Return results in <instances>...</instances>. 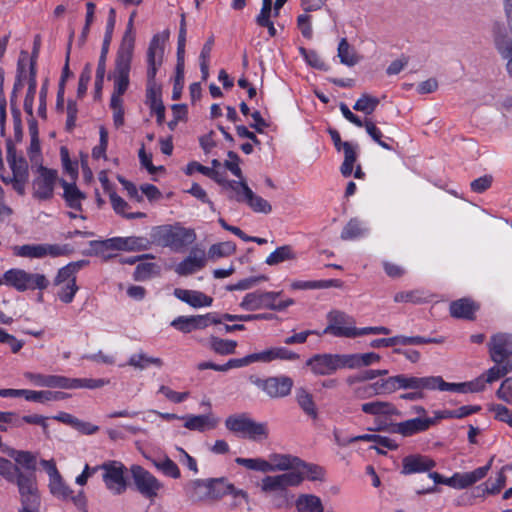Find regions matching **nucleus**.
I'll return each instance as SVG.
<instances>
[{
  "label": "nucleus",
  "instance_id": "1",
  "mask_svg": "<svg viewBox=\"0 0 512 512\" xmlns=\"http://www.w3.org/2000/svg\"><path fill=\"white\" fill-rule=\"evenodd\" d=\"M168 36V31L163 34H155L147 49L146 103L151 111L156 114L157 123L160 125L165 120V107L161 99V86L156 82V75L163 63L165 41Z\"/></svg>",
  "mask_w": 512,
  "mask_h": 512
},
{
  "label": "nucleus",
  "instance_id": "2",
  "mask_svg": "<svg viewBox=\"0 0 512 512\" xmlns=\"http://www.w3.org/2000/svg\"><path fill=\"white\" fill-rule=\"evenodd\" d=\"M389 394L397 390H411L400 395V399L418 401L425 398V391H445L447 382L441 376L417 377L409 374H398L390 377Z\"/></svg>",
  "mask_w": 512,
  "mask_h": 512
},
{
  "label": "nucleus",
  "instance_id": "3",
  "mask_svg": "<svg viewBox=\"0 0 512 512\" xmlns=\"http://www.w3.org/2000/svg\"><path fill=\"white\" fill-rule=\"evenodd\" d=\"M195 230L185 228L180 223L174 225L165 224L151 229V245L170 248L172 251L181 252L196 240Z\"/></svg>",
  "mask_w": 512,
  "mask_h": 512
},
{
  "label": "nucleus",
  "instance_id": "4",
  "mask_svg": "<svg viewBox=\"0 0 512 512\" xmlns=\"http://www.w3.org/2000/svg\"><path fill=\"white\" fill-rule=\"evenodd\" d=\"M493 459H494V457H492L485 466L478 467L471 472H464V473L457 472V473H454L449 478H445L437 472L429 471L428 477L434 481V485L426 487V488L423 487L421 489H417L416 494L417 495H425V494L436 493V492H438V488L436 487V484H444V485L450 486L455 489L468 488L486 477L489 470L491 469Z\"/></svg>",
  "mask_w": 512,
  "mask_h": 512
},
{
  "label": "nucleus",
  "instance_id": "5",
  "mask_svg": "<svg viewBox=\"0 0 512 512\" xmlns=\"http://www.w3.org/2000/svg\"><path fill=\"white\" fill-rule=\"evenodd\" d=\"M131 68L113 66L108 74V79L113 81V92L110 99V107L113 110V121L116 127L124 124V109L122 96L130 85Z\"/></svg>",
  "mask_w": 512,
  "mask_h": 512
},
{
  "label": "nucleus",
  "instance_id": "6",
  "mask_svg": "<svg viewBox=\"0 0 512 512\" xmlns=\"http://www.w3.org/2000/svg\"><path fill=\"white\" fill-rule=\"evenodd\" d=\"M282 291H254L244 296L240 307L246 311H256L260 309H269L273 311H283L294 304V300L287 298L280 299Z\"/></svg>",
  "mask_w": 512,
  "mask_h": 512
},
{
  "label": "nucleus",
  "instance_id": "7",
  "mask_svg": "<svg viewBox=\"0 0 512 512\" xmlns=\"http://www.w3.org/2000/svg\"><path fill=\"white\" fill-rule=\"evenodd\" d=\"M225 427L230 432L252 441H263L269 435L267 423L256 422L245 413L227 417Z\"/></svg>",
  "mask_w": 512,
  "mask_h": 512
},
{
  "label": "nucleus",
  "instance_id": "8",
  "mask_svg": "<svg viewBox=\"0 0 512 512\" xmlns=\"http://www.w3.org/2000/svg\"><path fill=\"white\" fill-rule=\"evenodd\" d=\"M18 487L22 508L20 512H38L40 495L36 483L35 474L24 472L21 468L15 473V478L10 481Z\"/></svg>",
  "mask_w": 512,
  "mask_h": 512
},
{
  "label": "nucleus",
  "instance_id": "9",
  "mask_svg": "<svg viewBox=\"0 0 512 512\" xmlns=\"http://www.w3.org/2000/svg\"><path fill=\"white\" fill-rule=\"evenodd\" d=\"M512 371V361L507 363L506 366H493L487 372L481 374L476 379L464 383H448V388L445 391H453L460 393L467 392H480L485 389L486 384L493 383L500 378L504 377Z\"/></svg>",
  "mask_w": 512,
  "mask_h": 512
},
{
  "label": "nucleus",
  "instance_id": "10",
  "mask_svg": "<svg viewBox=\"0 0 512 512\" xmlns=\"http://www.w3.org/2000/svg\"><path fill=\"white\" fill-rule=\"evenodd\" d=\"M5 284L15 288L17 291L26 290H44L49 285V280L45 275L39 273H30L22 269L13 268L6 271L3 275Z\"/></svg>",
  "mask_w": 512,
  "mask_h": 512
},
{
  "label": "nucleus",
  "instance_id": "11",
  "mask_svg": "<svg viewBox=\"0 0 512 512\" xmlns=\"http://www.w3.org/2000/svg\"><path fill=\"white\" fill-rule=\"evenodd\" d=\"M304 476L300 471L265 476L260 483V489L265 494H283L288 488L300 485Z\"/></svg>",
  "mask_w": 512,
  "mask_h": 512
},
{
  "label": "nucleus",
  "instance_id": "12",
  "mask_svg": "<svg viewBox=\"0 0 512 512\" xmlns=\"http://www.w3.org/2000/svg\"><path fill=\"white\" fill-rule=\"evenodd\" d=\"M327 319L328 325L322 334L346 338L359 337V328L355 327V320L346 313L334 310L329 312Z\"/></svg>",
  "mask_w": 512,
  "mask_h": 512
},
{
  "label": "nucleus",
  "instance_id": "13",
  "mask_svg": "<svg viewBox=\"0 0 512 512\" xmlns=\"http://www.w3.org/2000/svg\"><path fill=\"white\" fill-rule=\"evenodd\" d=\"M58 172L40 165L32 181V196L39 201L52 199Z\"/></svg>",
  "mask_w": 512,
  "mask_h": 512
},
{
  "label": "nucleus",
  "instance_id": "14",
  "mask_svg": "<svg viewBox=\"0 0 512 512\" xmlns=\"http://www.w3.org/2000/svg\"><path fill=\"white\" fill-rule=\"evenodd\" d=\"M489 354L494 366H506L512 361V334H494L488 343Z\"/></svg>",
  "mask_w": 512,
  "mask_h": 512
},
{
  "label": "nucleus",
  "instance_id": "15",
  "mask_svg": "<svg viewBox=\"0 0 512 512\" xmlns=\"http://www.w3.org/2000/svg\"><path fill=\"white\" fill-rule=\"evenodd\" d=\"M136 11H133L129 17L125 33L117 50L114 66L131 68L135 47L134 18Z\"/></svg>",
  "mask_w": 512,
  "mask_h": 512
},
{
  "label": "nucleus",
  "instance_id": "16",
  "mask_svg": "<svg viewBox=\"0 0 512 512\" xmlns=\"http://www.w3.org/2000/svg\"><path fill=\"white\" fill-rule=\"evenodd\" d=\"M103 470V481L106 487L115 494H121L126 489V481L124 478V465L118 461H109L101 466L93 468V472Z\"/></svg>",
  "mask_w": 512,
  "mask_h": 512
},
{
  "label": "nucleus",
  "instance_id": "17",
  "mask_svg": "<svg viewBox=\"0 0 512 512\" xmlns=\"http://www.w3.org/2000/svg\"><path fill=\"white\" fill-rule=\"evenodd\" d=\"M131 474L138 491L147 498H154L163 485L149 471L139 465L131 467Z\"/></svg>",
  "mask_w": 512,
  "mask_h": 512
},
{
  "label": "nucleus",
  "instance_id": "18",
  "mask_svg": "<svg viewBox=\"0 0 512 512\" xmlns=\"http://www.w3.org/2000/svg\"><path fill=\"white\" fill-rule=\"evenodd\" d=\"M253 383L270 398H282L290 394L293 380L288 376H274L266 379L257 378Z\"/></svg>",
  "mask_w": 512,
  "mask_h": 512
},
{
  "label": "nucleus",
  "instance_id": "19",
  "mask_svg": "<svg viewBox=\"0 0 512 512\" xmlns=\"http://www.w3.org/2000/svg\"><path fill=\"white\" fill-rule=\"evenodd\" d=\"M492 37L497 52L506 60L508 74L512 76V37L508 35L506 28L500 22L493 24Z\"/></svg>",
  "mask_w": 512,
  "mask_h": 512
},
{
  "label": "nucleus",
  "instance_id": "20",
  "mask_svg": "<svg viewBox=\"0 0 512 512\" xmlns=\"http://www.w3.org/2000/svg\"><path fill=\"white\" fill-rule=\"evenodd\" d=\"M107 250L142 251L151 247L148 238L142 236L113 237L100 242Z\"/></svg>",
  "mask_w": 512,
  "mask_h": 512
},
{
  "label": "nucleus",
  "instance_id": "21",
  "mask_svg": "<svg viewBox=\"0 0 512 512\" xmlns=\"http://www.w3.org/2000/svg\"><path fill=\"white\" fill-rule=\"evenodd\" d=\"M209 489L211 502L218 501L225 495H232L234 498L242 497L246 503L249 501L247 492L242 489H237L232 483L228 482L226 478H209Z\"/></svg>",
  "mask_w": 512,
  "mask_h": 512
},
{
  "label": "nucleus",
  "instance_id": "22",
  "mask_svg": "<svg viewBox=\"0 0 512 512\" xmlns=\"http://www.w3.org/2000/svg\"><path fill=\"white\" fill-rule=\"evenodd\" d=\"M435 424L436 419H431L430 417H416L394 424L391 428V431L404 437H410L415 434L427 431L431 426Z\"/></svg>",
  "mask_w": 512,
  "mask_h": 512
},
{
  "label": "nucleus",
  "instance_id": "23",
  "mask_svg": "<svg viewBox=\"0 0 512 512\" xmlns=\"http://www.w3.org/2000/svg\"><path fill=\"white\" fill-rule=\"evenodd\" d=\"M205 265V250L199 247H193L189 255L176 266L175 272L178 275L187 276L201 270Z\"/></svg>",
  "mask_w": 512,
  "mask_h": 512
},
{
  "label": "nucleus",
  "instance_id": "24",
  "mask_svg": "<svg viewBox=\"0 0 512 512\" xmlns=\"http://www.w3.org/2000/svg\"><path fill=\"white\" fill-rule=\"evenodd\" d=\"M436 466V462L421 454H411L402 459L401 474L411 475L415 473L429 472Z\"/></svg>",
  "mask_w": 512,
  "mask_h": 512
},
{
  "label": "nucleus",
  "instance_id": "25",
  "mask_svg": "<svg viewBox=\"0 0 512 512\" xmlns=\"http://www.w3.org/2000/svg\"><path fill=\"white\" fill-rule=\"evenodd\" d=\"M316 375H331L338 370L337 354H316L306 362Z\"/></svg>",
  "mask_w": 512,
  "mask_h": 512
},
{
  "label": "nucleus",
  "instance_id": "26",
  "mask_svg": "<svg viewBox=\"0 0 512 512\" xmlns=\"http://www.w3.org/2000/svg\"><path fill=\"white\" fill-rule=\"evenodd\" d=\"M479 310V304L470 298H461L452 301L449 305V312L453 318L472 321Z\"/></svg>",
  "mask_w": 512,
  "mask_h": 512
},
{
  "label": "nucleus",
  "instance_id": "27",
  "mask_svg": "<svg viewBox=\"0 0 512 512\" xmlns=\"http://www.w3.org/2000/svg\"><path fill=\"white\" fill-rule=\"evenodd\" d=\"M185 420L184 427L198 432H205L216 428L219 420L213 415V413H207L202 415H186L182 416Z\"/></svg>",
  "mask_w": 512,
  "mask_h": 512
},
{
  "label": "nucleus",
  "instance_id": "28",
  "mask_svg": "<svg viewBox=\"0 0 512 512\" xmlns=\"http://www.w3.org/2000/svg\"><path fill=\"white\" fill-rule=\"evenodd\" d=\"M188 497L193 502H211L208 479H196L185 486Z\"/></svg>",
  "mask_w": 512,
  "mask_h": 512
},
{
  "label": "nucleus",
  "instance_id": "29",
  "mask_svg": "<svg viewBox=\"0 0 512 512\" xmlns=\"http://www.w3.org/2000/svg\"><path fill=\"white\" fill-rule=\"evenodd\" d=\"M60 183L63 188V198L66 205L71 209L81 211L82 201L86 198V195L80 191L74 182L69 183L65 180H61Z\"/></svg>",
  "mask_w": 512,
  "mask_h": 512
},
{
  "label": "nucleus",
  "instance_id": "30",
  "mask_svg": "<svg viewBox=\"0 0 512 512\" xmlns=\"http://www.w3.org/2000/svg\"><path fill=\"white\" fill-rule=\"evenodd\" d=\"M361 410L369 415L373 416H400L401 412L397 407L387 401H372L361 405Z\"/></svg>",
  "mask_w": 512,
  "mask_h": 512
},
{
  "label": "nucleus",
  "instance_id": "31",
  "mask_svg": "<svg viewBox=\"0 0 512 512\" xmlns=\"http://www.w3.org/2000/svg\"><path fill=\"white\" fill-rule=\"evenodd\" d=\"M390 377L379 379L372 384H365L355 388L354 394L360 399H366L375 395L389 394Z\"/></svg>",
  "mask_w": 512,
  "mask_h": 512
},
{
  "label": "nucleus",
  "instance_id": "32",
  "mask_svg": "<svg viewBox=\"0 0 512 512\" xmlns=\"http://www.w3.org/2000/svg\"><path fill=\"white\" fill-rule=\"evenodd\" d=\"M238 202H246L247 205L257 213L268 214L272 211L271 204L264 198L256 195L249 186L244 187V197H237Z\"/></svg>",
  "mask_w": 512,
  "mask_h": 512
},
{
  "label": "nucleus",
  "instance_id": "33",
  "mask_svg": "<svg viewBox=\"0 0 512 512\" xmlns=\"http://www.w3.org/2000/svg\"><path fill=\"white\" fill-rule=\"evenodd\" d=\"M6 159L12 170V176L28 175V164L22 156L17 155L16 148L12 142L7 143Z\"/></svg>",
  "mask_w": 512,
  "mask_h": 512
},
{
  "label": "nucleus",
  "instance_id": "34",
  "mask_svg": "<svg viewBox=\"0 0 512 512\" xmlns=\"http://www.w3.org/2000/svg\"><path fill=\"white\" fill-rule=\"evenodd\" d=\"M171 326L183 333L205 329L204 319L201 315L179 316L171 322Z\"/></svg>",
  "mask_w": 512,
  "mask_h": 512
},
{
  "label": "nucleus",
  "instance_id": "35",
  "mask_svg": "<svg viewBox=\"0 0 512 512\" xmlns=\"http://www.w3.org/2000/svg\"><path fill=\"white\" fill-rule=\"evenodd\" d=\"M116 23V11L114 8H110L107 19V25L105 35L102 43L101 53L98 60V65L106 66L107 54L109 51L110 43L112 41V35Z\"/></svg>",
  "mask_w": 512,
  "mask_h": 512
},
{
  "label": "nucleus",
  "instance_id": "36",
  "mask_svg": "<svg viewBox=\"0 0 512 512\" xmlns=\"http://www.w3.org/2000/svg\"><path fill=\"white\" fill-rule=\"evenodd\" d=\"M297 259V253L291 245H283L277 247L272 253H270L265 263L269 266H276L286 261H294Z\"/></svg>",
  "mask_w": 512,
  "mask_h": 512
},
{
  "label": "nucleus",
  "instance_id": "37",
  "mask_svg": "<svg viewBox=\"0 0 512 512\" xmlns=\"http://www.w3.org/2000/svg\"><path fill=\"white\" fill-rule=\"evenodd\" d=\"M299 462L300 460L297 457L274 453L269 456L268 465L270 469L268 472L290 470L294 466H297Z\"/></svg>",
  "mask_w": 512,
  "mask_h": 512
},
{
  "label": "nucleus",
  "instance_id": "38",
  "mask_svg": "<svg viewBox=\"0 0 512 512\" xmlns=\"http://www.w3.org/2000/svg\"><path fill=\"white\" fill-rule=\"evenodd\" d=\"M298 512H324L321 499L313 494H301L296 500Z\"/></svg>",
  "mask_w": 512,
  "mask_h": 512
},
{
  "label": "nucleus",
  "instance_id": "39",
  "mask_svg": "<svg viewBox=\"0 0 512 512\" xmlns=\"http://www.w3.org/2000/svg\"><path fill=\"white\" fill-rule=\"evenodd\" d=\"M9 456L15 461V465L22 467L24 472H32L36 470V456L29 451L11 450Z\"/></svg>",
  "mask_w": 512,
  "mask_h": 512
},
{
  "label": "nucleus",
  "instance_id": "40",
  "mask_svg": "<svg viewBox=\"0 0 512 512\" xmlns=\"http://www.w3.org/2000/svg\"><path fill=\"white\" fill-rule=\"evenodd\" d=\"M344 161L341 165V173L344 177H349L354 168V164L357 160V146L350 142H344L343 144Z\"/></svg>",
  "mask_w": 512,
  "mask_h": 512
},
{
  "label": "nucleus",
  "instance_id": "41",
  "mask_svg": "<svg viewBox=\"0 0 512 512\" xmlns=\"http://www.w3.org/2000/svg\"><path fill=\"white\" fill-rule=\"evenodd\" d=\"M85 260L71 262L65 267L59 269L58 274L54 280L55 285H61L72 280L76 281L75 274L86 264Z\"/></svg>",
  "mask_w": 512,
  "mask_h": 512
},
{
  "label": "nucleus",
  "instance_id": "42",
  "mask_svg": "<svg viewBox=\"0 0 512 512\" xmlns=\"http://www.w3.org/2000/svg\"><path fill=\"white\" fill-rule=\"evenodd\" d=\"M128 365L139 370H144L150 365L160 368L163 366V360L158 357H150L144 352H139L129 358Z\"/></svg>",
  "mask_w": 512,
  "mask_h": 512
},
{
  "label": "nucleus",
  "instance_id": "43",
  "mask_svg": "<svg viewBox=\"0 0 512 512\" xmlns=\"http://www.w3.org/2000/svg\"><path fill=\"white\" fill-rule=\"evenodd\" d=\"M152 464L161 471L164 475L178 479L181 476L180 470L177 464L171 460L168 456H163L161 458H153L150 459Z\"/></svg>",
  "mask_w": 512,
  "mask_h": 512
},
{
  "label": "nucleus",
  "instance_id": "44",
  "mask_svg": "<svg viewBox=\"0 0 512 512\" xmlns=\"http://www.w3.org/2000/svg\"><path fill=\"white\" fill-rule=\"evenodd\" d=\"M296 400L307 415L313 418L317 417V410L311 393L304 388H298L296 390Z\"/></svg>",
  "mask_w": 512,
  "mask_h": 512
},
{
  "label": "nucleus",
  "instance_id": "45",
  "mask_svg": "<svg viewBox=\"0 0 512 512\" xmlns=\"http://www.w3.org/2000/svg\"><path fill=\"white\" fill-rule=\"evenodd\" d=\"M210 349L219 355H231L235 353L237 342L234 340L222 339L211 336L209 339Z\"/></svg>",
  "mask_w": 512,
  "mask_h": 512
},
{
  "label": "nucleus",
  "instance_id": "46",
  "mask_svg": "<svg viewBox=\"0 0 512 512\" xmlns=\"http://www.w3.org/2000/svg\"><path fill=\"white\" fill-rule=\"evenodd\" d=\"M338 57L344 65L352 67L359 62V57L355 50L350 46L346 38H342L338 45Z\"/></svg>",
  "mask_w": 512,
  "mask_h": 512
},
{
  "label": "nucleus",
  "instance_id": "47",
  "mask_svg": "<svg viewBox=\"0 0 512 512\" xmlns=\"http://www.w3.org/2000/svg\"><path fill=\"white\" fill-rule=\"evenodd\" d=\"M428 295L425 291L415 289L411 291H401L394 295V301L397 303H413L420 304L426 302Z\"/></svg>",
  "mask_w": 512,
  "mask_h": 512
},
{
  "label": "nucleus",
  "instance_id": "48",
  "mask_svg": "<svg viewBox=\"0 0 512 512\" xmlns=\"http://www.w3.org/2000/svg\"><path fill=\"white\" fill-rule=\"evenodd\" d=\"M50 492L61 499H74L73 491L65 484L61 475L49 481Z\"/></svg>",
  "mask_w": 512,
  "mask_h": 512
},
{
  "label": "nucleus",
  "instance_id": "49",
  "mask_svg": "<svg viewBox=\"0 0 512 512\" xmlns=\"http://www.w3.org/2000/svg\"><path fill=\"white\" fill-rule=\"evenodd\" d=\"M236 250L235 243L231 241L221 242L213 244L208 251V257L210 259H219L222 257H228L232 255Z\"/></svg>",
  "mask_w": 512,
  "mask_h": 512
},
{
  "label": "nucleus",
  "instance_id": "50",
  "mask_svg": "<svg viewBox=\"0 0 512 512\" xmlns=\"http://www.w3.org/2000/svg\"><path fill=\"white\" fill-rule=\"evenodd\" d=\"M159 272L160 267L156 263L144 262L136 266L133 276L136 281H145L153 275H158Z\"/></svg>",
  "mask_w": 512,
  "mask_h": 512
},
{
  "label": "nucleus",
  "instance_id": "51",
  "mask_svg": "<svg viewBox=\"0 0 512 512\" xmlns=\"http://www.w3.org/2000/svg\"><path fill=\"white\" fill-rule=\"evenodd\" d=\"M366 229L358 219H351L341 232V239L353 240L364 235Z\"/></svg>",
  "mask_w": 512,
  "mask_h": 512
},
{
  "label": "nucleus",
  "instance_id": "52",
  "mask_svg": "<svg viewBox=\"0 0 512 512\" xmlns=\"http://www.w3.org/2000/svg\"><path fill=\"white\" fill-rule=\"evenodd\" d=\"M378 105V98L365 93L356 101L353 109L370 115L375 111Z\"/></svg>",
  "mask_w": 512,
  "mask_h": 512
},
{
  "label": "nucleus",
  "instance_id": "53",
  "mask_svg": "<svg viewBox=\"0 0 512 512\" xmlns=\"http://www.w3.org/2000/svg\"><path fill=\"white\" fill-rule=\"evenodd\" d=\"M43 244H26L14 247V254L26 258H43Z\"/></svg>",
  "mask_w": 512,
  "mask_h": 512
},
{
  "label": "nucleus",
  "instance_id": "54",
  "mask_svg": "<svg viewBox=\"0 0 512 512\" xmlns=\"http://www.w3.org/2000/svg\"><path fill=\"white\" fill-rule=\"evenodd\" d=\"M235 462L238 465H241L249 470L260 471L263 473L268 472V470L270 469V466L268 465V461L264 460L262 458L237 457L235 459Z\"/></svg>",
  "mask_w": 512,
  "mask_h": 512
},
{
  "label": "nucleus",
  "instance_id": "55",
  "mask_svg": "<svg viewBox=\"0 0 512 512\" xmlns=\"http://www.w3.org/2000/svg\"><path fill=\"white\" fill-rule=\"evenodd\" d=\"M299 52L311 67L318 70H327L325 62L321 59L316 51L307 50L304 47H300Z\"/></svg>",
  "mask_w": 512,
  "mask_h": 512
},
{
  "label": "nucleus",
  "instance_id": "56",
  "mask_svg": "<svg viewBox=\"0 0 512 512\" xmlns=\"http://www.w3.org/2000/svg\"><path fill=\"white\" fill-rule=\"evenodd\" d=\"M365 129L366 132L369 134V136L378 143L382 148L386 150H392V147L385 141L382 140V132L381 130L375 125V123L370 120H365Z\"/></svg>",
  "mask_w": 512,
  "mask_h": 512
},
{
  "label": "nucleus",
  "instance_id": "57",
  "mask_svg": "<svg viewBox=\"0 0 512 512\" xmlns=\"http://www.w3.org/2000/svg\"><path fill=\"white\" fill-rule=\"evenodd\" d=\"M61 288L58 291V297L63 303H71L74 299L76 292L78 291V286L76 281L72 280L70 282H66L60 285Z\"/></svg>",
  "mask_w": 512,
  "mask_h": 512
},
{
  "label": "nucleus",
  "instance_id": "58",
  "mask_svg": "<svg viewBox=\"0 0 512 512\" xmlns=\"http://www.w3.org/2000/svg\"><path fill=\"white\" fill-rule=\"evenodd\" d=\"M46 387L74 389V378H68L60 375H48Z\"/></svg>",
  "mask_w": 512,
  "mask_h": 512
},
{
  "label": "nucleus",
  "instance_id": "59",
  "mask_svg": "<svg viewBox=\"0 0 512 512\" xmlns=\"http://www.w3.org/2000/svg\"><path fill=\"white\" fill-rule=\"evenodd\" d=\"M505 470L502 468L494 481H491V480H488L484 485H485V492L487 494H491V495H495L497 493H499L501 491V489L505 486L506 484V476L504 474Z\"/></svg>",
  "mask_w": 512,
  "mask_h": 512
},
{
  "label": "nucleus",
  "instance_id": "60",
  "mask_svg": "<svg viewBox=\"0 0 512 512\" xmlns=\"http://www.w3.org/2000/svg\"><path fill=\"white\" fill-rule=\"evenodd\" d=\"M213 299L201 291L192 290L188 298L187 304L194 308L211 306Z\"/></svg>",
  "mask_w": 512,
  "mask_h": 512
},
{
  "label": "nucleus",
  "instance_id": "61",
  "mask_svg": "<svg viewBox=\"0 0 512 512\" xmlns=\"http://www.w3.org/2000/svg\"><path fill=\"white\" fill-rule=\"evenodd\" d=\"M271 361L274 360H297L299 355L285 347H270Z\"/></svg>",
  "mask_w": 512,
  "mask_h": 512
},
{
  "label": "nucleus",
  "instance_id": "62",
  "mask_svg": "<svg viewBox=\"0 0 512 512\" xmlns=\"http://www.w3.org/2000/svg\"><path fill=\"white\" fill-rule=\"evenodd\" d=\"M338 369L341 368H359L361 363L359 360V354H337Z\"/></svg>",
  "mask_w": 512,
  "mask_h": 512
},
{
  "label": "nucleus",
  "instance_id": "63",
  "mask_svg": "<svg viewBox=\"0 0 512 512\" xmlns=\"http://www.w3.org/2000/svg\"><path fill=\"white\" fill-rule=\"evenodd\" d=\"M109 384L107 379L74 378V389L88 388L97 389Z\"/></svg>",
  "mask_w": 512,
  "mask_h": 512
},
{
  "label": "nucleus",
  "instance_id": "64",
  "mask_svg": "<svg viewBox=\"0 0 512 512\" xmlns=\"http://www.w3.org/2000/svg\"><path fill=\"white\" fill-rule=\"evenodd\" d=\"M19 467L10 460L0 457V476L8 482L15 478V473Z\"/></svg>",
  "mask_w": 512,
  "mask_h": 512
}]
</instances>
